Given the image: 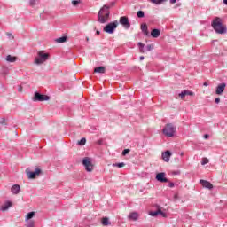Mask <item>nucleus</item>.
Returning a JSON list of instances; mask_svg holds the SVG:
<instances>
[{"instance_id": "nucleus-1", "label": "nucleus", "mask_w": 227, "mask_h": 227, "mask_svg": "<svg viewBox=\"0 0 227 227\" xmlns=\"http://www.w3.org/2000/svg\"><path fill=\"white\" fill-rule=\"evenodd\" d=\"M116 4V2H111L109 4H105L98 13V22L100 24H106L109 20L110 12L109 9L113 8Z\"/></svg>"}, {"instance_id": "nucleus-2", "label": "nucleus", "mask_w": 227, "mask_h": 227, "mask_svg": "<svg viewBox=\"0 0 227 227\" xmlns=\"http://www.w3.org/2000/svg\"><path fill=\"white\" fill-rule=\"evenodd\" d=\"M211 26L215 29V33H218L219 35L226 33V27L223 26V21L219 17L213 20Z\"/></svg>"}, {"instance_id": "nucleus-3", "label": "nucleus", "mask_w": 227, "mask_h": 227, "mask_svg": "<svg viewBox=\"0 0 227 227\" xmlns=\"http://www.w3.org/2000/svg\"><path fill=\"white\" fill-rule=\"evenodd\" d=\"M162 132L164 136H167V137H173V136H175V133L176 132V127H175L173 123L166 124Z\"/></svg>"}, {"instance_id": "nucleus-4", "label": "nucleus", "mask_w": 227, "mask_h": 227, "mask_svg": "<svg viewBox=\"0 0 227 227\" xmlns=\"http://www.w3.org/2000/svg\"><path fill=\"white\" fill-rule=\"evenodd\" d=\"M49 53H45L43 51H39L37 52V57H35V65H42L49 59Z\"/></svg>"}, {"instance_id": "nucleus-5", "label": "nucleus", "mask_w": 227, "mask_h": 227, "mask_svg": "<svg viewBox=\"0 0 227 227\" xmlns=\"http://www.w3.org/2000/svg\"><path fill=\"white\" fill-rule=\"evenodd\" d=\"M25 173L29 180H35L37 176H40L42 175V168L40 167H36L35 170L33 172L29 168H27L25 170Z\"/></svg>"}, {"instance_id": "nucleus-6", "label": "nucleus", "mask_w": 227, "mask_h": 227, "mask_svg": "<svg viewBox=\"0 0 227 227\" xmlns=\"http://www.w3.org/2000/svg\"><path fill=\"white\" fill-rule=\"evenodd\" d=\"M116 27H118V20L108 23L103 28V30L105 31V33H108L109 35H113V33H114V30L116 29Z\"/></svg>"}, {"instance_id": "nucleus-7", "label": "nucleus", "mask_w": 227, "mask_h": 227, "mask_svg": "<svg viewBox=\"0 0 227 227\" xmlns=\"http://www.w3.org/2000/svg\"><path fill=\"white\" fill-rule=\"evenodd\" d=\"M50 97L47 95L40 94V92H35L32 100L34 102H45V100H50Z\"/></svg>"}, {"instance_id": "nucleus-8", "label": "nucleus", "mask_w": 227, "mask_h": 227, "mask_svg": "<svg viewBox=\"0 0 227 227\" xmlns=\"http://www.w3.org/2000/svg\"><path fill=\"white\" fill-rule=\"evenodd\" d=\"M82 164H83L86 171H88L89 173H91V171H93V163H91V158L85 157L82 160Z\"/></svg>"}, {"instance_id": "nucleus-9", "label": "nucleus", "mask_w": 227, "mask_h": 227, "mask_svg": "<svg viewBox=\"0 0 227 227\" xmlns=\"http://www.w3.org/2000/svg\"><path fill=\"white\" fill-rule=\"evenodd\" d=\"M119 23L121 24L125 29H130V21H129V17L121 16L119 20Z\"/></svg>"}, {"instance_id": "nucleus-10", "label": "nucleus", "mask_w": 227, "mask_h": 227, "mask_svg": "<svg viewBox=\"0 0 227 227\" xmlns=\"http://www.w3.org/2000/svg\"><path fill=\"white\" fill-rule=\"evenodd\" d=\"M156 180L158 182H161V184H166V183L169 182V180H168V178H166V173H164V172L158 173L156 175Z\"/></svg>"}, {"instance_id": "nucleus-11", "label": "nucleus", "mask_w": 227, "mask_h": 227, "mask_svg": "<svg viewBox=\"0 0 227 227\" xmlns=\"http://www.w3.org/2000/svg\"><path fill=\"white\" fill-rule=\"evenodd\" d=\"M149 215H152V217H157V215H161V217H167L166 213L162 212V209H160V207L156 211L149 212Z\"/></svg>"}, {"instance_id": "nucleus-12", "label": "nucleus", "mask_w": 227, "mask_h": 227, "mask_svg": "<svg viewBox=\"0 0 227 227\" xmlns=\"http://www.w3.org/2000/svg\"><path fill=\"white\" fill-rule=\"evenodd\" d=\"M224 90H226V83H221L216 87L215 93L216 95H223L224 93Z\"/></svg>"}, {"instance_id": "nucleus-13", "label": "nucleus", "mask_w": 227, "mask_h": 227, "mask_svg": "<svg viewBox=\"0 0 227 227\" xmlns=\"http://www.w3.org/2000/svg\"><path fill=\"white\" fill-rule=\"evenodd\" d=\"M200 184H201L202 187H205L206 189H214V184L207 180L201 179Z\"/></svg>"}, {"instance_id": "nucleus-14", "label": "nucleus", "mask_w": 227, "mask_h": 227, "mask_svg": "<svg viewBox=\"0 0 227 227\" xmlns=\"http://www.w3.org/2000/svg\"><path fill=\"white\" fill-rule=\"evenodd\" d=\"M187 95H189L190 97H194V92L191 90H184L179 94V97L181 98L182 100H184L185 97H187Z\"/></svg>"}, {"instance_id": "nucleus-15", "label": "nucleus", "mask_w": 227, "mask_h": 227, "mask_svg": "<svg viewBox=\"0 0 227 227\" xmlns=\"http://www.w3.org/2000/svg\"><path fill=\"white\" fill-rule=\"evenodd\" d=\"M141 31L145 36H150V32H148V25H146V23H143L141 25Z\"/></svg>"}, {"instance_id": "nucleus-16", "label": "nucleus", "mask_w": 227, "mask_h": 227, "mask_svg": "<svg viewBox=\"0 0 227 227\" xmlns=\"http://www.w3.org/2000/svg\"><path fill=\"white\" fill-rule=\"evenodd\" d=\"M171 157V152L166 151L162 153V159L165 162H169V159Z\"/></svg>"}, {"instance_id": "nucleus-17", "label": "nucleus", "mask_w": 227, "mask_h": 227, "mask_svg": "<svg viewBox=\"0 0 227 227\" xmlns=\"http://www.w3.org/2000/svg\"><path fill=\"white\" fill-rule=\"evenodd\" d=\"M11 192H12V194H19V192H20V185H19V184H14V185L11 188Z\"/></svg>"}, {"instance_id": "nucleus-18", "label": "nucleus", "mask_w": 227, "mask_h": 227, "mask_svg": "<svg viewBox=\"0 0 227 227\" xmlns=\"http://www.w3.org/2000/svg\"><path fill=\"white\" fill-rule=\"evenodd\" d=\"M151 36H153V38H159V36H160V30L157 28L153 29L151 32Z\"/></svg>"}, {"instance_id": "nucleus-19", "label": "nucleus", "mask_w": 227, "mask_h": 227, "mask_svg": "<svg viewBox=\"0 0 227 227\" xmlns=\"http://www.w3.org/2000/svg\"><path fill=\"white\" fill-rule=\"evenodd\" d=\"M12 202L11 201H7V202H5L2 207H1V210L3 211V212H4V211H6V210H8V208H10L11 207H12Z\"/></svg>"}, {"instance_id": "nucleus-20", "label": "nucleus", "mask_w": 227, "mask_h": 227, "mask_svg": "<svg viewBox=\"0 0 227 227\" xmlns=\"http://www.w3.org/2000/svg\"><path fill=\"white\" fill-rule=\"evenodd\" d=\"M139 217V215L137 212L130 213L129 215V219L131 221H137V218Z\"/></svg>"}, {"instance_id": "nucleus-21", "label": "nucleus", "mask_w": 227, "mask_h": 227, "mask_svg": "<svg viewBox=\"0 0 227 227\" xmlns=\"http://www.w3.org/2000/svg\"><path fill=\"white\" fill-rule=\"evenodd\" d=\"M5 60L8 61V63H15V61H17V57H13L12 55H8L5 58Z\"/></svg>"}, {"instance_id": "nucleus-22", "label": "nucleus", "mask_w": 227, "mask_h": 227, "mask_svg": "<svg viewBox=\"0 0 227 227\" xmlns=\"http://www.w3.org/2000/svg\"><path fill=\"white\" fill-rule=\"evenodd\" d=\"M94 72L98 73V74H105L106 73V67H98L94 69Z\"/></svg>"}, {"instance_id": "nucleus-23", "label": "nucleus", "mask_w": 227, "mask_h": 227, "mask_svg": "<svg viewBox=\"0 0 227 227\" xmlns=\"http://www.w3.org/2000/svg\"><path fill=\"white\" fill-rule=\"evenodd\" d=\"M35 214L36 213L34 211L29 212L28 214H27L25 221H29V220L33 219L35 217Z\"/></svg>"}, {"instance_id": "nucleus-24", "label": "nucleus", "mask_w": 227, "mask_h": 227, "mask_svg": "<svg viewBox=\"0 0 227 227\" xmlns=\"http://www.w3.org/2000/svg\"><path fill=\"white\" fill-rule=\"evenodd\" d=\"M101 223H102L103 226L111 225V222H109V218H107V217H103Z\"/></svg>"}, {"instance_id": "nucleus-25", "label": "nucleus", "mask_w": 227, "mask_h": 227, "mask_svg": "<svg viewBox=\"0 0 227 227\" xmlns=\"http://www.w3.org/2000/svg\"><path fill=\"white\" fill-rule=\"evenodd\" d=\"M55 42H57V43H65V42H67V36L59 37Z\"/></svg>"}, {"instance_id": "nucleus-26", "label": "nucleus", "mask_w": 227, "mask_h": 227, "mask_svg": "<svg viewBox=\"0 0 227 227\" xmlns=\"http://www.w3.org/2000/svg\"><path fill=\"white\" fill-rule=\"evenodd\" d=\"M26 223H27V227H35V221L27 220V221H26Z\"/></svg>"}, {"instance_id": "nucleus-27", "label": "nucleus", "mask_w": 227, "mask_h": 227, "mask_svg": "<svg viewBox=\"0 0 227 227\" xmlns=\"http://www.w3.org/2000/svg\"><path fill=\"white\" fill-rule=\"evenodd\" d=\"M137 16L138 17V19H143V17H145V12L143 11H138L137 12Z\"/></svg>"}, {"instance_id": "nucleus-28", "label": "nucleus", "mask_w": 227, "mask_h": 227, "mask_svg": "<svg viewBox=\"0 0 227 227\" xmlns=\"http://www.w3.org/2000/svg\"><path fill=\"white\" fill-rule=\"evenodd\" d=\"M78 145H80V146H84V145H86V138H82L79 142Z\"/></svg>"}, {"instance_id": "nucleus-29", "label": "nucleus", "mask_w": 227, "mask_h": 227, "mask_svg": "<svg viewBox=\"0 0 227 227\" xmlns=\"http://www.w3.org/2000/svg\"><path fill=\"white\" fill-rule=\"evenodd\" d=\"M113 166L116 167V168H124L125 163L121 162V163H114Z\"/></svg>"}, {"instance_id": "nucleus-30", "label": "nucleus", "mask_w": 227, "mask_h": 227, "mask_svg": "<svg viewBox=\"0 0 227 227\" xmlns=\"http://www.w3.org/2000/svg\"><path fill=\"white\" fill-rule=\"evenodd\" d=\"M154 4H162L164 3V0H151Z\"/></svg>"}, {"instance_id": "nucleus-31", "label": "nucleus", "mask_w": 227, "mask_h": 227, "mask_svg": "<svg viewBox=\"0 0 227 227\" xmlns=\"http://www.w3.org/2000/svg\"><path fill=\"white\" fill-rule=\"evenodd\" d=\"M80 4H81V0H73L72 1L73 6H77Z\"/></svg>"}, {"instance_id": "nucleus-32", "label": "nucleus", "mask_w": 227, "mask_h": 227, "mask_svg": "<svg viewBox=\"0 0 227 227\" xmlns=\"http://www.w3.org/2000/svg\"><path fill=\"white\" fill-rule=\"evenodd\" d=\"M138 47L140 49V52H145L143 49L145 48V44L143 43H138Z\"/></svg>"}, {"instance_id": "nucleus-33", "label": "nucleus", "mask_w": 227, "mask_h": 227, "mask_svg": "<svg viewBox=\"0 0 227 227\" xmlns=\"http://www.w3.org/2000/svg\"><path fill=\"white\" fill-rule=\"evenodd\" d=\"M128 153H130V149H124V150L122 151V155H123V156L127 155Z\"/></svg>"}, {"instance_id": "nucleus-34", "label": "nucleus", "mask_w": 227, "mask_h": 227, "mask_svg": "<svg viewBox=\"0 0 227 227\" xmlns=\"http://www.w3.org/2000/svg\"><path fill=\"white\" fill-rule=\"evenodd\" d=\"M202 166H205V164H208V159L203 158L201 161Z\"/></svg>"}, {"instance_id": "nucleus-35", "label": "nucleus", "mask_w": 227, "mask_h": 227, "mask_svg": "<svg viewBox=\"0 0 227 227\" xmlns=\"http://www.w3.org/2000/svg\"><path fill=\"white\" fill-rule=\"evenodd\" d=\"M152 49H153V46L152 44H148V45L146 46V50H147V51H152Z\"/></svg>"}, {"instance_id": "nucleus-36", "label": "nucleus", "mask_w": 227, "mask_h": 227, "mask_svg": "<svg viewBox=\"0 0 227 227\" xmlns=\"http://www.w3.org/2000/svg\"><path fill=\"white\" fill-rule=\"evenodd\" d=\"M31 6H35L36 4V0H30Z\"/></svg>"}, {"instance_id": "nucleus-37", "label": "nucleus", "mask_w": 227, "mask_h": 227, "mask_svg": "<svg viewBox=\"0 0 227 227\" xmlns=\"http://www.w3.org/2000/svg\"><path fill=\"white\" fill-rule=\"evenodd\" d=\"M215 104H219V103L221 102V98H216L215 99Z\"/></svg>"}, {"instance_id": "nucleus-38", "label": "nucleus", "mask_w": 227, "mask_h": 227, "mask_svg": "<svg viewBox=\"0 0 227 227\" xmlns=\"http://www.w3.org/2000/svg\"><path fill=\"white\" fill-rule=\"evenodd\" d=\"M209 137H210V136L208 134L204 135V139H208Z\"/></svg>"}, {"instance_id": "nucleus-39", "label": "nucleus", "mask_w": 227, "mask_h": 227, "mask_svg": "<svg viewBox=\"0 0 227 227\" xmlns=\"http://www.w3.org/2000/svg\"><path fill=\"white\" fill-rule=\"evenodd\" d=\"M171 4H175L176 3V0H170Z\"/></svg>"}, {"instance_id": "nucleus-40", "label": "nucleus", "mask_w": 227, "mask_h": 227, "mask_svg": "<svg viewBox=\"0 0 227 227\" xmlns=\"http://www.w3.org/2000/svg\"><path fill=\"white\" fill-rule=\"evenodd\" d=\"M169 187H175V184L174 183H169Z\"/></svg>"}, {"instance_id": "nucleus-41", "label": "nucleus", "mask_w": 227, "mask_h": 227, "mask_svg": "<svg viewBox=\"0 0 227 227\" xmlns=\"http://www.w3.org/2000/svg\"><path fill=\"white\" fill-rule=\"evenodd\" d=\"M143 59H145V57H144V56H141V57H140V61H143Z\"/></svg>"}, {"instance_id": "nucleus-42", "label": "nucleus", "mask_w": 227, "mask_h": 227, "mask_svg": "<svg viewBox=\"0 0 227 227\" xmlns=\"http://www.w3.org/2000/svg\"><path fill=\"white\" fill-rule=\"evenodd\" d=\"M203 85L204 86H208V82H205Z\"/></svg>"}, {"instance_id": "nucleus-43", "label": "nucleus", "mask_w": 227, "mask_h": 227, "mask_svg": "<svg viewBox=\"0 0 227 227\" xmlns=\"http://www.w3.org/2000/svg\"><path fill=\"white\" fill-rule=\"evenodd\" d=\"M7 35L12 36V38L13 39V36L12 35V34L7 33Z\"/></svg>"}, {"instance_id": "nucleus-44", "label": "nucleus", "mask_w": 227, "mask_h": 227, "mask_svg": "<svg viewBox=\"0 0 227 227\" xmlns=\"http://www.w3.org/2000/svg\"><path fill=\"white\" fill-rule=\"evenodd\" d=\"M223 4L227 6V0H223Z\"/></svg>"}, {"instance_id": "nucleus-45", "label": "nucleus", "mask_w": 227, "mask_h": 227, "mask_svg": "<svg viewBox=\"0 0 227 227\" xmlns=\"http://www.w3.org/2000/svg\"><path fill=\"white\" fill-rule=\"evenodd\" d=\"M96 35H100V31H96Z\"/></svg>"}, {"instance_id": "nucleus-46", "label": "nucleus", "mask_w": 227, "mask_h": 227, "mask_svg": "<svg viewBox=\"0 0 227 227\" xmlns=\"http://www.w3.org/2000/svg\"><path fill=\"white\" fill-rule=\"evenodd\" d=\"M86 42H90V37H86Z\"/></svg>"}, {"instance_id": "nucleus-47", "label": "nucleus", "mask_w": 227, "mask_h": 227, "mask_svg": "<svg viewBox=\"0 0 227 227\" xmlns=\"http://www.w3.org/2000/svg\"><path fill=\"white\" fill-rule=\"evenodd\" d=\"M19 91H22V88H20V89H19Z\"/></svg>"}, {"instance_id": "nucleus-48", "label": "nucleus", "mask_w": 227, "mask_h": 227, "mask_svg": "<svg viewBox=\"0 0 227 227\" xmlns=\"http://www.w3.org/2000/svg\"><path fill=\"white\" fill-rule=\"evenodd\" d=\"M181 155H184V153H182Z\"/></svg>"}]
</instances>
